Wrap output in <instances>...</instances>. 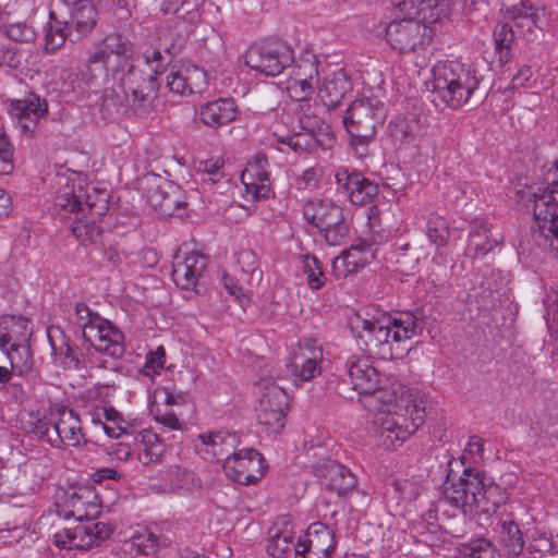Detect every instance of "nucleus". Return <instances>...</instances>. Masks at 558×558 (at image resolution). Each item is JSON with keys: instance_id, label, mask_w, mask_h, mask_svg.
<instances>
[{"instance_id": "56", "label": "nucleus", "mask_w": 558, "mask_h": 558, "mask_svg": "<svg viewBox=\"0 0 558 558\" xmlns=\"http://www.w3.org/2000/svg\"><path fill=\"white\" fill-rule=\"evenodd\" d=\"M166 363V351L159 345L155 351H149L146 355L144 372L146 375L157 374Z\"/></svg>"}, {"instance_id": "49", "label": "nucleus", "mask_w": 558, "mask_h": 558, "mask_svg": "<svg viewBox=\"0 0 558 558\" xmlns=\"http://www.w3.org/2000/svg\"><path fill=\"white\" fill-rule=\"evenodd\" d=\"M295 547L296 545L293 544L291 535L283 532H277L270 537L267 545V551L274 558H283L292 549L295 550Z\"/></svg>"}, {"instance_id": "43", "label": "nucleus", "mask_w": 558, "mask_h": 558, "mask_svg": "<svg viewBox=\"0 0 558 558\" xmlns=\"http://www.w3.org/2000/svg\"><path fill=\"white\" fill-rule=\"evenodd\" d=\"M160 183H163L168 189L163 191L167 197L162 202V207H159L157 211L162 216L181 215V209L186 206L181 189L171 181H160Z\"/></svg>"}, {"instance_id": "19", "label": "nucleus", "mask_w": 558, "mask_h": 558, "mask_svg": "<svg viewBox=\"0 0 558 558\" xmlns=\"http://www.w3.org/2000/svg\"><path fill=\"white\" fill-rule=\"evenodd\" d=\"M207 267V257L198 252H177L172 260V280L181 289H194Z\"/></svg>"}, {"instance_id": "17", "label": "nucleus", "mask_w": 558, "mask_h": 558, "mask_svg": "<svg viewBox=\"0 0 558 558\" xmlns=\"http://www.w3.org/2000/svg\"><path fill=\"white\" fill-rule=\"evenodd\" d=\"M48 102L45 98L29 93L23 99L12 102V116L16 119L20 131L27 136H35L43 120L48 114Z\"/></svg>"}, {"instance_id": "31", "label": "nucleus", "mask_w": 558, "mask_h": 558, "mask_svg": "<svg viewBox=\"0 0 558 558\" xmlns=\"http://www.w3.org/2000/svg\"><path fill=\"white\" fill-rule=\"evenodd\" d=\"M476 495L474 504H472V515H490L507 499V493L499 485L494 483L485 484L484 481L483 489Z\"/></svg>"}, {"instance_id": "60", "label": "nucleus", "mask_w": 558, "mask_h": 558, "mask_svg": "<svg viewBox=\"0 0 558 558\" xmlns=\"http://www.w3.org/2000/svg\"><path fill=\"white\" fill-rule=\"evenodd\" d=\"M65 40L64 29L61 27L53 28L50 26L46 33V48L50 50H56L60 48Z\"/></svg>"}, {"instance_id": "42", "label": "nucleus", "mask_w": 558, "mask_h": 558, "mask_svg": "<svg viewBox=\"0 0 558 558\" xmlns=\"http://www.w3.org/2000/svg\"><path fill=\"white\" fill-rule=\"evenodd\" d=\"M133 56L132 43L121 34H109L97 46L92 54L101 57L104 54Z\"/></svg>"}, {"instance_id": "28", "label": "nucleus", "mask_w": 558, "mask_h": 558, "mask_svg": "<svg viewBox=\"0 0 558 558\" xmlns=\"http://www.w3.org/2000/svg\"><path fill=\"white\" fill-rule=\"evenodd\" d=\"M351 88L352 84L345 71L337 69L325 77L317 97L327 110H332Z\"/></svg>"}, {"instance_id": "1", "label": "nucleus", "mask_w": 558, "mask_h": 558, "mask_svg": "<svg viewBox=\"0 0 558 558\" xmlns=\"http://www.w3.org/2000/svg\"><path fill=\"white\" fill-rule=\"evenodd\" d=\"M364 404L377 411V446L391 450L401 446L423 424L425 408L399 383L381 379L374 391L364 396Z\"/></svg>"}, {"instance_id": "45", "label": "nucleus", "mask_w": 558, "mask_h": 558, "mask_svg": "<svg viewBox=\"0 0 558 558\" xmlns=\"http://www.w3.org/2000/svg\"><path fill=\"white\" fill-rule=\"evenodd\" d=\"M223 288L228 294L239 304L243 312L251 311L253 299L252 293L246 291L242 286L239 284L238 280L232 276L225 274L222 276Z\"/></svg>"}, {"instance_id": "37", "label": "nucleus", "mask_w": 558, "mask_h": 558, "mask_svg": "<svg viewBox=\"0 0 558 558\" xmlns=\"http://www.w3.org/2000/svg\"><path fill=\"white\" fill-rule=\"evenodd\" d=\"M97 10L90 1H84V5L71 10L68 28H74L80 35L88 34L96 25Z\"/></svg>"}, {"instance_id": "23", "label": "nucleus", "mask_w": 558, "mask_h": 558, "mask_svg": "<svg viewBox=\"0 0 558 558\" xmlns=\"http://www.w3.org/2000/svg\"><path fill=\"white\" fill-rule=\"evenodd\" d=\"M201 446L196 451L206 460H225L235 452L239 438L235 433L226 430L203 433L197 436Z\"/></svg>"}, {"instance_id": "26", "label": "nucleus", "mask_w": 558, "mask_h": 558, "mask_svg": "<svg viewBox=\"0 0 558 558\" xmlns=\"http://www.w3.org/2000/svg\"><path fill=\"white\" fill-rule=\"evenodd\" d=\"M300 132H295L280 140L295 153H308L320 145L317 131L322 129V121L316 116H302L300 118Z\"/></svg>"}, {"instance_id": "44", "label": "nucleus", "mask_w": 558, "mask_h": 558, "mask_svg": "<svg viewBox=\"0 0 558 558\" xmlns=\"http://www.w3.org/2000/svg\"><path fill=\"white\" fill-rule=\"evenodd\" d=\"M318 74L317 57L311 51H304L301 53L293 68V77H295V80H310L316 82Z\"/></svg>"}, {"instance_id": "4", "label": "nucleus", "mask_w": 558, "mask_h": 558, "mask_svg": "<svg viewBox=\"0 0 558 558\" xmlns=\"http://www.w3.org/2000/svg\"><path fill=\"white\" fill-rule=\"evenodd\" d=\"M391 318L392 316H381V318L372 316L371 319L350 316L348 326L357 338L373 345L399 344L420 335L424 328L423 316Z\"/></svg>"}, {"instance_id": "39", "label": "nucleus", "mask_w": 558, "mask_h": 558, "mask_svg": "<svg viewBox=\"0 0 558 558\" xmlns=\"http://www.w3.org/2000/svg\"><path fill=\"white\" fill-rule=\"evenodd\" d=\"M132 56H120V54H104L96 57V54H89L87 59V66L90 70L99 71L106 74H117L125 66L130 68Z\"/></svg>"}, {"instance_id": "25", "label": "nucleus", "mask_w": 558, "mask_h": 558, "mask_svg": "<svg viewBox=\"0 0 558 558\" xmlns=\"http://www.w3.org/2000/svg\"><path fill=\"white\" fill-rule=\"evenodd\" d=\"M100 512L97 495L89 489H80L69 496L60 513L75 521L94 520Z\"/></svg>"}, {"instance_id": "29", "label": "nucleus", "mask_w": 558, "mask_h": 558, "mask_svg": "<svg viewBox=\"0 0 558 558\" xmlns=\"http://www.w3.org/2000/svg\"><path fill=\"white\" fill-rule=\"evenodd\" d=\"M502 238L492 230L486 220H475L472 223L465 252L472 257L483 256L501 242Z\"/></svg>"}, {"instance_id": "59", "label": "nucleus", "mask_w": 558, "mask_h": 558, "mask_svg": "<svg viewBox=\"0 0 558 558\" xmlns=\"http://www.w3.org/2000/svg\"><path fill=\"white\" fill-rule=\"evenodd\" d=\"M223 161L220 158L209 159L202 162L199 170L206 173L211 182H218L222 178L221 168Z\"/></svg>"}, {"instance_id": "24", "label": "nucleus", "mask_w": 558, "mask_h": 558, "mask_svg": "<svg viewBox=\"0 0 558 558\" xmlns=\"http://www.w3.org/2000/svg\"><path fill=\"white\" fill-rule=\"evenodd\" d=\"M166 86L180 96L202 93L207 86L206 72L196 65L172 69L166 76Z\"/></svg>"}, {"instance_id": "12", "label": "nucleus", "mask_w": 558, "mask_h": 558, "mask_svg": "<svg viewBox=\"0 0 558 558\" xmlns=\"http://www.w3.org/2000/svg\"><path fill=\"white\" fill-rule=\"evenodd\" d=\"M88 322L82 325V333L97 351L112 357L124 354L123 333L110 320L102 316H87Z\"/></svg>"}, {"instance_id": "48", "label": "nucleus", "mask_w": 558, "mask_h": 558, "mask_svg": "<svg viewBox=\"0 0 558 558\" xmlns=\"http://www.w3.org/2000/svg\"><path fill=\"white\" fill-rule=\"evenodd\" d=\"M160 181H168L159 175H151L146 178V195L150 206L157 211L159 207H162V202L167 197L163 193L166 185Z\"/></svg>"}, {"instance_id": "53", "label": "nucleus", "mask_w": 558, "mask_h": 558, "mask_svg": "<svg viewBox=\"0 0 558 558\" xmlns=\"http://www.w3.org/2000/svg\"><path fill=\"white\" fill-rule=\"evenodd\" d=\"M287 88L290 96L295 100H307L314 92V81L295 80V77H292Z\"/></svg>"}, {"instance_id": "10", "label": "nucleus", "mask_w": 558, "mask_h": 558, "mask_svg": "<svg viewBox=\"0 0 558 558\" xmlns=\"http://www.w3.org/2000/svg\"><path fill=\"white\" fill-rule=\"evenodd\" d=\"M112 532L108 523L93 520L75 521L74 525L54 534V545L59 548L86 550L99 546Z\"/></svg>"}, {"instance_id": "33", "label": "nucleus", "mask_w": 558, "mask_h": 558, "mask_svg": "<svg viewBox=\"0 0 558 558\" xmlns=\"http://www.w3.org/2000/svg\"><path fill=\"white\" fill-rule=\"evenodd\" d=\"M389 132L400 146L409 145L417 140L422 132V125L415 114H409L407 117H398L391 121Z\"/></svg>"}, {"instance_id": "14", "label": "nucleus", "mask_w": 558, "mask_h": 558, "mask_svg": "<svg viewBox=\"0 0 558 558\" xmlns=\"http://www.w3.org/2000/svg\"><path fill=\"white\" fill-rule=\"evenodd\" d=\"M226 475L233 482L250 485L258 482L265 474L263 456L255 449H240L223 463Z\"/></svg>"}, {"instance_id": "52", "label": "nucleus", "mask_w": 558, "mask_h": 558, "mask_svg": "<svg viewBox=\"0 0 558 558\" xmlns=\"http://www.w3.org/2000/svg\"><path fill=\"white\" fill-rule=\"evenodd\" d=\"M14 148L8 135L0 129V174L10 173L13 169Z\"/></svg>"}, {"instance_id": "13", "label": "nucleus", "mask_w": 558, "mask_h": 558, "mask_svg": "<svg viewBox=\"0 0 558 558\" xmlns=\"http://www.w3.org/2000/svg\"><path fill=\"white\" fill-rule=\"evenodd\" d=\"M483 489V474L464 470L458 477H449L444 488L445 499L463 514L472 515V504Z\"/></svg>"}, {"instance_id": "41", "label": "nucleus", "mask_w": 558, "mask_h": 558, "mask_svg": "<svg viewBox=\"0 0 558 558\" xmlns=\"http://www.w3.org/2000/svg\"><path fill=\"white\" fill-rule=\"evenodd\" d=\"M514 40V31L508 23H499L494 29L495 50L500 64L511 59V45Z\"/></svg>"}, {"instance_id": "40", "label": "nucleus", "mask_w": 558, "mask_h": 558, "mask_svg": "<svg viewBox=\"0 0 558 558\" xmlns=\"http://www.w3.org/2000/svg\"><path fill=\"white\" fill-rule=\"evenodd\" d=\"M143 449L138 452V461L143 465L159 463L165 453V446L159 436L151 432L142 435Z\"/></svg>"}, {"instance_id": "57", "label": "nucleus", "mask_w": 558, "mask_h": 558, "mask_svg": "<svg viewBox=\"0 0 558 558\" xmlns=\"http://www.w3.org/2000/svg\"><path fill=\"white\" fill-rule=\"evenodd\" d=\"M393 4L400 9V11L407 14H414V10H424L425 8H433L436 5V0H392Z\"/></svg>"}, {"instance_id": "63", "label": "nucleus", "mask_w": 558, "mask_h": 558, "mask_svg": "<svg viewBox=\"0 0 558 558\" xmlns=\"http://www.w3.org/2000/svg\"><path fill=\"white\" fill-rule=\"evenodd\" d=\"M90 416L94 423H102L101 417L109 422H118L121 417L120 413L112 408H97L90 412Z\"/></svg>"}, {"instance_id": "55", "label": "nucleus", "mask_w": 558, "mask_h": 558, "mask_svg": "<svg viewBox=\"0 0 558 558\" xmlns=\"http://www.w3.org/2000/svg\"><path fill=\"white\" fill-rule=\"evenodd\" d=\"M359 270V262L350 260L348 256L341 253L332 262V272L336 278H347L349 275Z\"/></svg>"}, {"instance_id": "8", "label": "nucleus", "mask_w": 558, "mask_h": 558, "mask_svg": "<svg viewBox=\"0 0 558 558\" xmlns=\"http://www.w3.org/2000/svg\"><path fill=\"white\" fill-rule=\"evenodd\" d=\"M308 223L315 226L329 245H339L349 234V225L340 206L327 199L308 201L303 206Z\"/></svg>"}, {"instance_id": "54", "label": "nucleus", "mask_w": 558, "mask_h": 558, "mask_svg": "<svg viewBox=\"0 0 558 558\" xmlns=\"http://www.w3.org/2000/svg\"><path fill=\"white\" fill-rule=\"evenodd\" d=\"M238 264L243 272L250 274L251 278L260 280L262 270L258 269L257 256L252 251H242L238 255Z\"/></svg>"}, {"instance_id": "3", "label": "nucleus", "mask_w": 558, "mask_h": 558, "mask_svg": "<svg viewBox=\"0 0 558 558\" xmlns=\"http://www.w3.org/2000/svg\"><path fill=\"white\" fill-rule=\"evenodd\" d=\"M58 191L54 198V210L61 218H70L78 211L90 215L93 219H101L109 209V194L94 185H84L80 177H59Z\"/></svg>"}, {"instance_id": "35", "label": "nucleus", "mask_w": 558, "mask_h": 558, "mask_svg": "<svg viewBox=\"0 0 558 558\" xmlns=\"http://www.w3.org/2000/svg\"><path fill=\"white\" fill-rule=\"evenodd\" d=\"M507 14L513 22L518 32L531 34L536 27L537 9L530 1H521L508 9Z\"/></svg>"}, {"instance_id": "58", "label": "nucleus", "mask_w": 558, "mask_h": 558, "mask_svg": "<svg viewBox=\"0 0 558 558\" xmlns=\"http://www.w3.org/2000/svg\"><path fill=\"white\" fill-rule=\"evenodd\" d=\"M470 556L473 558H496L497 554L488 541L480 539L471 545Z\"/></svg>"}, {"instance_id": "18", "label": "nucleus", "mask_w": 558, "mask_h": 558, "mask_svg": "<svg viewBox=\"0 0 558 558\" xmlns=\"http://www.w3.org/2000/svg\"><path fill=\"white\" fill-rule=\"evenodd\" d=\"M335 545L333 531L322 522H314L296 544L294 558H329Z\"/></svg>"}, {"instance_id": "32", "label": "nucleus", "mask_w": 558, "mask_h": 558, "mask_svg": "<svg viewBox=\"0 0 558 558\" xmlns=\"http://www.w3.org/2000/svg\"><path fill=\"white\" fill-rule=\"evenodd\" d=\"M323 477L329 489L337 492L339 495L347 494L356 485L355 476L351 471L333 461L326 465Z\"/></svg>"}, {"instance_id": "64", "label": "nucleus", "mask_w": 558, "mask_h": 558, "mask_svg": "<svg viewBox=\"0 0 558 558\" xmlns=\"http://www.w3.org/2000/svg\"><path fill=\"white\" fill-rule=\"evenodd\" d=\"M64 90L65 92H73V93H83L85 89V81L80 76L78 73H69L66 78L63 82Z\"/></svg>"}, {"instance_id": "15", "label": "nucleus", "mask_w": 558, "mask_h": 558, "mask_svg": "<svg viewBox=\"0 0 558 558\" xmlns=\"http://www.w3.org/2000/svg\"><path fill=\"white\" fill-rule=\"evenodd\" d=\"M264 389L257 410V420L267 430L278 434L284 427L288 395L274 383L266 384Z\"/></svg>"}, {"instance_id": "47", "label": "nucleus", "mask_w": 558, "mask_h": 558, "mask_svg": "<svg viewBox=\"0 0 558 558\" xmlns=\"http://www.w3.org/2000/svg\"><path fill=\"white\" fill-rule=\"evenodd\" d=\"M303 270L306 275L307 284L311 289L318 290L325 284L326 277L317 257L312 255H304Z\"/></svg>"}, {"instance_id": "30", "label": "nucleus", "mask_w": 558, "mask_h": 558, "mask_svg": "<svg viewBox=\"0 0 558 558\" xmlns=\"http://www.w3.org/2000/svg\"><path fill=\"white\" fill-rule=\"evenodd\" d=\"M170 488L179 496L196 497L202 494V481L191 470L174 465L169 471Z\"/></svg>"}, {"instance_id": "9", "label": "nucleus", "mask_w": 558, "mask_h": 558, "mask_svg": "<svg viewBox=\"0 0 558 558\" xmlns=\"http://www.w3.org/2000/svg\"><path fill=\"white\" fill-rule=\"evenodd\" d=\"M245 64L266 76L280 74L293 60V50L283 40L265 39L250 46L245 52Z\"/></svg>"}, {"instance_id": "7", "label": "nucleus", "mask_w": 558, "mask_h": 558, "mask_svg": "<svg viewBox=\"0 0 558 558\" xmlns=\"http://www.w3.org/2000/svg\"><path fill=\"white\" fill-rule=\"evenodd\" d=\"M34 433L57 448L75 447L83 439L80 417L64 407L51 408L49 418H39L35 424Z\"/></svg>"}, {"instance_id": "20", "label": "nucleus", "mask_w": 558, "mask_h": 558, "mask_svg": "<svg viewBox=\"0 0 558 558\" xmlns=\"http://www.w3.org/2000/svg\"><path fill=\"white\" fill-rule=\"evenodd\" d=\"M336 183L354 205L371 203L378 194V185L359 172L340 168L336 172Z\"/></svg>"}, {"instance_id": "2", "label": "nucleus", "mask_w": 558, "mask_h": 558, "mask_svg": "<svg viewBox=\"0 0 558 558\" xmlns=\"http://www.w3.org/2000/svg\"><path fill=\"white\" fill-rule=\"evenodd\" d=\"M433 101L451 109L466 105L482 80L471 64L459 60L439 61L433 69Z\"/></svg>"}, {"instance_id": "6", "label": "nucleus", "mask_w": 558, "mask_h": 558, "mask_svg": "<svg viewBox=\"0 0 558 558\" xmlns=\"http://www.w3.org/2000/svg\"><path fill=\"white\" fill-rule=\"evenodd\" d=\"M163 73L160 64L150 66L148 63L131 64L120 78V85L126 100L136 110L149 109L157 97L158 76Z\"/></svg>"}, {"instance_id": "61", "label": "nucleus", "mask_w": 558, "mask_h": 558, "mask_svg": "<svg viewBox=\"0 0 558 558\" xmlns=\"http://www.w3.org/2000/svg\"><path fill=\"white\" fill-rule=\"evenodd\" d=\"M20 62V56L15 48L10 46L0 47V66L16 68Z\"/></svg>"}, {"instance_id": "62", "label": "nucleus", "mask_w": 558, "mask_h": 558, "mask_svg": "<svg viewBox=\"0 0 558 558\" xmlns=\"http://www.w3.org/2000/svg\"><path fill=\"white\" fill-rule=\"evenodd\" d=\"M154 420L161 424L163 427L169 428L170 430H181V424L172 412L161 413L159 410L154 412Z\"/></svg>"}, {"instance_id": "50", "label": "nucleus", "mask_w": 558, "mask_h": 558, "mask_svg": "<svg viewBox=\"0 0 558 558\" xmlns=\"http://www.w3.org/2000/svg\"><path fill=\"white\" fill-rule=\"evenodd\" d=\"M2 33L13 41L31 43L35 39L34 28L25 22H15L1 26Z\"/></svg>"}, {"instance_id": "51", "label": "nucleus", "mask_w": 558, "mask_h": 558, "mask_svg": "<svg viewBox=\"0 0 558 558\" xmlns=\"http://www.w3.org/2000/svg\"><path fill=\"white\" fill-rule=\"evenodd\" d=\"M350 260L359 262V269L363 268L374 258L373 245L366 240L354 242L348 250L342 252Z\"/></svg>"}, {"instance_id": "46", "label": "nucleus", "mask_w": 558, "mask_h": 558, "mask_svg": "<svg viewBox=\"0 0 558 558\" xmlns=\"http://www.w3.org/2000/svg\"><path fill=\"white\" fill-rule=\"evenodd\" d=\"M427 235L438 246L447 245L450 235L449 225L444 217L432 214L427 220Z\"/></svg>"}, {"instance_id": "11", "label": "nucleus", "mask_w": 558, "mask_h": 558, "mask_svg": "<svg viewBox=\"0 0 558 558\" xmlns=\"http://www.w3.org/2000/svg\"><path fill=\"white\" fill-rule=\"evenodd\" d=\"M323 350L314 339L299 341L289 355L287 369L295 385L310 381L322 373Z\"/></svg>"}, {"instance_id": "22", "label": "nucleus", "mask_w": 558, "mask_h": 558, "mask_svg": "<svg viewBox=\"0 0 558 558\" xmlns=\"http://www.w3.org/2000/svg\"><path fill=\"white\" fill-rule=\"evenodd\" d=\"M348 374L353 389L363 397L374 391L381 384L383 379L377 368L373 365L372 357L365 354H354L349 359Z\"/></svg>"}, {"instance_id": "5", "label": "nucleus", "mask_w": 558, "mask_h": 558, "mask_svg": "<svg viewBox=\"0 0 558 558\" xmlns=\"http://www.w3.org/2000/svg\"><path fill=\"white\" fill-rule=\"evenodd\" d=\"M386 116L385 104L377 97L357 98L349 106L342 121L356 157L363 158L368 154L376 128L384 123Z\"/></svg>"}, {"instance_id": "27", "label": "nucleus", "mask_w": 558, "mask_h": 558, "mask_svg": "<svg viewBox=\"0 0 558 558\" xmlns=\"http://www.w3.org/2000/svg\"><path fill=\"white\" fill-rule=\"evenodd\" d=\"M239 113V108L232 98L208 101L199 109L201 121L211 129H218L233 122Z\"/></svg>"}, {"instance_id": "36", "label": "nucleus", "mask_w": 558, "mask_h": 558, "mask_svg": "<svg viewBox=\"0 0 558 558\" xmlns=\"http://www.w3.org/2000/svg\"><path fill=\"white\" fill-rule=\"evenodd\" d=\"M71 215H74V221L71 230L77 241L83 245L94 243L101 233L98 226V221L100 219H93L90 215H83L78 211L72 213Z\"/></svg>"}, {"instance_id": "16", "label": "nucleus", "mask_w": 558, "mask_h": 558, "mask_svg": "<svg viewBox=\"0 0 558 558\" xmlns=\"http://www.w3.org/2000/svg\"><path fill=\"white\" fill-rule=\"evenodd\" d=\"M429 29L420 21L404 19L393 21L386 27V39L393 49L401 52L414 51L429 39Z\"/></svg>"}, {"instance_id": "34", "label": "nucleus", "mask_w": 558, "mask_h": 558, "mask_svg": "<svg viewBox=\"0 0 558 558\" xmlns=\"http://www.w3.org/2000/svg\"><path fill=\"white\" fill-rule=\"evenodd\" d=\"M498 538L509 555L518 556L524 546L522 533L512 514H507L499 520Z\"/></svg>"}, {"instance_id": "21", "label": "nucleus", "mask_w": 558, "mask_h": 558, "mask_svg": "<svg viewBox=\"0 0 558 558\" xmlns=\"http://www.w3.org/2000/svg\"><path fill=\"white\" fill-rule=\"evenodd\" d=\"M267 168V157L257 154L247 162L241 174L245 193L254 201L267 198L271 192L270 175Z\"/></svg>"}, {"instance_id": "38", "label": "nucleus", "mask_w": 558, "mask_h": 558, "mask_svg": "<svg viewBox=\"0 0 558 558\" xmlns=\"http://www.w3.org/2000/svg\"><path fill=\"white\" fill-rule=\"evenodd\" d=\"M125 550L132 555L150 556L159 548V537L147 529L135 532L124 543Z\"/></svg>"}]
</instances>
